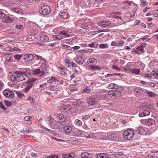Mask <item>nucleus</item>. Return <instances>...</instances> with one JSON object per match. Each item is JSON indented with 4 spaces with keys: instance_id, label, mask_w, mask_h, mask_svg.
Wrapping results in <instances>:
<instances>
[{
    "instance_id": "obj_1",
    "label": "nucleus",
    "mask_w": 158,
    "mask_h": 158,
    "mask_svg": "<svg viewBox=\"0 0 158 158\" xmlns=\"http://www.w3.org/2000/svg\"><path fill=\"white\" fill-rule=\"evenodd\" d=\"M10 80L14 82L17 83L25 79V77L22 75V72H16L10 76Z\"/></svg>"
},
{
    "instance_id": "obj_2",
    "label": "nucleus",
    "mask_w": 158,
    "mask_h": 158,
    "mask_svg": "<svg viewBox=\"0 0 158 158\" xmlns=\"http://www.w3.org/2000/svg\"><path fill=\"white\" fill-rule=\"evenodd\" d=\"M100 139L102 140H113L116 141L118 139L117 136L114 134L109 132L108 133H100Z\"/></svg>"
},
{
    "instance_id": "obj_3",
    "label": "nucleus",
    "mask_w": 158,
    "mask_h": 158,
    "mask_svg": "<svg viewBox=\"0 0 158 158\" xmlns=\"http://www.w3.org/2000/svg\"><path fill=\"white\" fill-rule=\"evenodd\" d=\"M135 133L133 129H128L124 132L123 137L127 140H130L133 138Z\"/></svg>"
},
{
    "instance_id": "obj_4",
    "label": "nucleus",
    "mask_w": 158,
    "mask_h": 158,
    "mask_svg": "<svg viewBox=\"0 0 158 158\" xmlns=\"http://www.w3.org/2000/svg\"><path fill=\"white\" fill-rule=\"evenodd\" d=\"M51 11L50 7L47 5L42 6L39 10V13L44 15H48L50 13Z\"/></svg>"
},
{
    "instance_id": "obj_5",
    "label": "nucleus",
    "mask_w": 158,
    "mask_h": 158,
    "mask_svg": "<svg viewBox=\"0 0 158 158\" xmlns=\"http://www.w3.org/2000/svg\"><path fill=\"white\" fill-rule=\"evenodd\" d=\"M146 45V43L142 44L140 45V46L137 47L136 48V49L139 52H138L137 50H135V51H134V52H135L137 53H144L145 51V50H144V48L145 47V46Z\"/></svg>"
},
{
    "instance_id": "obj_6",
    "label": "nucleus",
    "mask_w": 158,
    "mask_h": 158,
    "mask_svg": "<svg viewBox=\"0 0 158 158\" xmlns=\"http://www.w3.org/2000/svg\"><path fill=\"white\" fill-rule=\"evenodd\" d=\"M3 94L5 96L7 97L13 98L14 96L13 92L9 89H6L3 92Z\"/></svg>"
},
{
    "instance_id": "obj_7",
    "label": "nucleus",
    "mask_w": 158,
    "mask_h": 158,
    "mask_svg": "<svg viewBox=\"0 0 158 158\" xmlns=\"http://www.w3.org/2000/svg\"><path fill=\"white\" fill-rule=\"evenodd\" d=\"M133 130L137 133L142 135H145L146 134L145 130L142 127L135 128V129H133Z\"/></svg>"
},
{
    "instance_id": "obj_8",
    "label": "nucleus",
    "mask_w": 158,
    "mask_h": 158,
    "mask_svg": "<svg viewBox=\"0 0 158 158\" xmlns=\"http://www.w3.org/2000/svg\"><path fill=\"white\" fill-rule=\"evenodd\" d=\"M37 79L35 78H32L28 79L26 82L27 84L26 86L31 89L33 85L34 82Z\"/></svg>"
},
{
    "instance_id": "obj_9",
    "label": "nucleus",
    "mask_w": 158,
    "mask_h": 158,
    "mask_svg": "<svg viewBox=\"0 0 158 158\" xmlns=\"http://www.w3.org/2000/svg\"><path fill=\"white\" fill-rule=\"evenodd\" d=\"M110 23L108 21H103L98 23V25L102 27H105L109 26Z\"/></svg>"
},
{
    "instance_id": "obj_10",
    "label": "nucleus",
    "mask_w": 158,
    "mask_h": 158,
    "mask_svg": "<svg viewBox=\"0 0 158 158\" xmlns=\"http://www.w3.org/2000/svg\"><path fill=\"white\" fill-rule=\"evenodd\" d=\"M33 74L34 75H39V76L41 77L44 75L45 73L44 71H41L40 69H36L33 71Z\"/></svg>"
},
{
    "instance_id": "obj_11",
    "label": "nucleus",
    "mask_w": 158,
    "mask_h": 158,
    "mask_svg": "<svg viewBox=\"0 0 158 158\" xmlns=\"http://www.w3.org/2000/svg\"><path fill=\"white\" fill-rule=\"evenodd\" d=\"M88 133L89 132H86L85 131H81L77 130L75 131L74 134V135L77 136H81V135L82 134L85 135H85H87Z\"/></svg>"
},
{
    "instance_id": "obj_12",
    "label": "nucleus",
    "mask_w": 158,
    "mask_h": 158,
    "mask_svg": "<svg viewBox=\"0 0 158 158\" xmlns=\"http://www.w3.org/2000/svg\"><path fill=\"white\" fill-rule=\"evenodd\" d=\"M34 57L31 54H27L24 56V60L25 61H29L33 60Z\"/></svg>"
},
{
    "instance_id": "obj_13",
    "label": "nucleus",
    "mask_w": 158,
    "mask_h": 158,
    "mask_svg": "<svg viewBox=\"0 0 158 158\" xmlns=\"http://www.w3.org/2000/svg\"><path fill=\"white\" fill-rule=\"evenodd\" d=\"M96 96L97 98L100 100L105 99L108 97V95L105 94H96Z\"/></svg>"
},
{
    "instance_id": "obj_14",
    "label": "nucleus",
    "mask_w": 158,
    "mask_h": 158,
    "mask_svg": "<svg viewBox=\"0 0 158 158\" xmlns=\"http://www.w3.org/2000/svg\"><path fill=\"white\" fill-rule=\"evenodd\" d=\"M109 89H114L115 90H118V86L115 84L111 83L109 84L107 86Z\"/></svg>"
},
{
    "instance_id": "obj_15",
    "label": "nucleus",
    "mask_w": 158,
    "mask_h": 158,
    "mask_svg": "<svg viewBox=\"0 0 158 158\" xmlns=\"http://www.w3.org/2000/svg\"><path fill=\"white\" fill-rule=\"evenodd\" d=\"M40 40L43 42H47L49 40V37L48 36L45 35H41L40 37Z\"/></svg>"
},
{
    "instance_id": "obj_16",
    "label": "nucleus",
    "mask_w": 158,
    "mask_h": 158,
    "mask_svg": "<svg viewBox=\"0 0 158 158\" xmlns=\"http://www.w3.org/2000/svg\"><path fill=\"white\" fill-rule=\"evenodd\" d=\"M97 102V99L94 98H90L87 100V103L90 105L95 104Z\"/></svg>"
},
{
    "instance_id": "obj_17",
    "label": "nucleus",
    "mask_w": 158,
    "mask_h": 158,
    "mask_svg": "<svg viewBox=\"0 0 158 158\" xmlns=\"http://www.w3.org/2000/svg\"><path fill=\"white\" fill-rule=\"evenodd\" d=\"M92 156V154L87 152H83L81 154V156L83 158H91Z\"/></svg>"
},
{
    "instance_id": "obj_18",
    "label": "nucleus",
    "mask_w": 158,
    "mask_h": 158,
    "mask_svg": "<svg viewBox=\"0 0 158 158\" xmlns=\"http://www.w3.org/2000/svg\"><path fill=\"white\" fill-rule=\"evenodd\" d=\"M71 106L69 105H65L61 107V110L62 112H66L71 109Z\"/></svg>"
},
{
    "instance_id": "obj_19",
    "label": "nucleus",
    "mask_w": 158,
    "mask_h": 158,
    "mask_svg": "<svg viewBox=\"0 0 158 158\" xmlns=\"http://www.w3.org/2000/svg\"><path fill=\"white\" fill-rule=\"evenodd\" d=\"M150 112L149 111L144 110L142 111L139 114V116L140 117L145 116L149 115Z\"/></svg>"
},
{
    "instance_id": "obj_20",
    "label": "nucleus",
    "mask_w": 158,
    "mask_h": 158,
    "mask_svg": "<svg viewBox=\"0 0 158 158\" xmlns=\"http://www.w3.org/2000/svg\"><path fill=\"white\" fill-rule=\"evenodd\" d=\"M12 18L9 16L5 17L2 19L3 22L5 23H9L12 22Z\"/></svg>"
},
{
    "instance_id": "obj_21",
    "label": "nucleus",
    "mask_w": 158,
    "mask_h": 158,
    "mask_svg": "<svg viewBox=\"0 0 158 158\" xmlns=\"http://www.w3.org/2000/svg\"><path fill=\"white\" fill-rule=\"evenodd\" d=\"M143 92V89L141 88L136 87L135 89V93L137 95H139Z\"/></svg>"
},
{
    "instance_id": "obj_22",
    "label": "nucleus",
    "mask_w": 158,
    "mask_h": 158,
    "mask_svg": "<svg viewBox=\"0 0 158 158\" xmlns=\"http://www.w3.org/2000/svg\"><path fill=\"white\" fill-rule=\"evenodd\" d=\"M76 62L79 64H81L84 61V59L82 57H79L75 58L74 59Z\"/></svg>"
},
{
    "instance_id": "obj_23",
    "label": "nucleus",
    "mask_w": 158,
    "mask_h": 158,
    "mask_svg": "<svg viewBox=\"0 0 158 158\" xmlns=\"http://www.w3.org/2000/svg\"><path fill=\"white\" fill-rule=\"evenodd\" d=\"M52 38L54 40H58L62 39L63 37L60 35H54L52 36Z\"/></svg>"
},
{
    "instance_id": "obj_24",
    "label": "nucleus",
    "mask_w": 158,
    "mask_h": 158,
    "mask_svg": "<svg viewBox=\"0 0 158 158\" xmlns=\"http://www.w3.org/2000/svg\"><path fill=\"white\" fill-rule=\"evenodd\" d=\"M98 158H108L109 156L106 153H99L97 156Z\"/></svg>"
},
{
    "instance_id": "obj_25",
    "label": "nucleus",
    "mask_w": 158,
    "mask_h": 158,
    "mask_svg": "<svg viewBox=\"0 0 158 158\" xmlns=\"http://www.w3.org/2000/svg\"><path fill=\"white\" fill-rule=\"evenodd\" d=\"M46 89L56 92H57L59 90V89L58 88L55 87L53 85L49 86V87H47V89L46 88Z\"/></svg>"
},
{
    "instance_id": "obj_26",
    "label": "nucleus",
    "mask_w": 158,
    "mask_h": 158,
    "mask_svg": "<svg viewBox=\"0 0 158 158\" xmlns=\"http://www.w3.org/2000/svg\"><path fill=\"white\" fill-rule=\"evenodd\" d=\"M130 72L136 75L139 74L140 72V70L138 69H130Z\"/></svg>"
},
{
    "instance_id": "obj_27",
    "label": "nucleus",
    "mask_w": 158,
    "mask_h": 158,
    "mask_svg": "<svg viewBox=\"0 0 158 158\" xmlns=\"http://www.w3.org/2000/svg\"><path fill=\"white\" fill-rule=\"evenodd\" d=\"M87 62H89L90 63L93 64L92 65H94L97 63V60L94 58H90L88 60Z\"/></svg>"
},
{
    "instance_id": "obj_28",
    "label": "nucleus",
    "mask_w": 158,
    "mask_h": 158,
    "mask_svg": "<svg viewBox=\"0 0 158 158\" xmlns=\"http://www.w3.org/2000/svg\"><path fill=\"white\" fill-rule=\"evenodd\" d=\"M12 10L18 14H21L22 13V10L18 8H13L12 9Z\"/></svg>"
},
{
    "instance_id": "obj_29",
    "label": "nucleus",
    "mask_w": 158,
    "mask_h": 158,
    "mask_svg": "<svg viewBox=\"0 0 158 158\" xmlns=\"http://www.w3.org/2000/svg\"><path fill=\"white\" fill-rule=\"evenodd\" d=\"M60 16L63 19H66L68 17V15L67 13L64 12H61L59 14Z\"/></svg>"
},
{
    "instance_id": "obj_30",
    "label": "nucleus",
    "mask_w": 158,
    "mask_h": 158,
    "mask_svg": "<svg viewBox=\"0 0 158 158\" xmlns=\"http://www.w3.org/2000/svg\"><path fill=\"white\" fill-rule=\"evenodd\" d=\"M64 129L65 132L68 133H69L72 130V127H71L69 126H65L64 127Z\"/></svg>"
},
{
    "instance_id": "obj_31",
    "label": "nucleus",
    "mask_w": 158,
    "mask_h": 158,
    "mask_svg": "<svg viewBox=\"0 0 158 158\" xmlns=\"http://www.w3.org/2000/svg\"><path fill=\"white\" fill-rule=\"evenodd\" d=\"M121 95V93L119 91L114 90V94L113 98H118L120 97Z\"/></svg>"
},
{
    "instance_id": "obj_32",
    "label": "nucleus",
    "mask_w": 158,
    "mask_h": 158,
    "mask_svg": "<svg viewBox=\"0 0 158 158\" xmlns=\"http://www.w3.org/2000/svg\"><path fill=\"white\" fill-rule=\"evenodd\" d=\"M147 123L148 125H151L154 124L155 121L153 119H149L147 120Z\"/></svg>"
},
{
    "instance_id": "obj_33",
    "label": "nucleus",
    "mask_w": 158,
    "mask_h": 158,
    "mask_svg": "<svg viewBox=\"0 0 158 158\" xmlns=\"http://www.w3.org/2000/svg\"><path fill=\"white\" fill-rule=\"evenodd\" d=\"M89 69L92 70H100L101 69L98 66H95L94 65H90L89 67Z\"/></svg>"
},
{
    "instance_id": "obj_34",
    "label": "nucleus",
    "mask_w": 158,
    "mask_h": 158,
    "mask_svg": "<svg viewBox=\"0 0 158 158\" xmlns=\"http://www.w3.org/2000/svg\"><path fill=\"white\" fill-rule=\"evenodd\" d=\"M45 119L46 121H50L52 123H53L54 121L53 118L51 116L49 115L45 117Z\"/></svg>"
},
{
    "instance_id": "obj_35",
    "label": "nucleus",
    "mask_w": 158,
    "mask_h": 158,
    "mask_svg": "<svg viewBox=\"0 0 158 158\" xmlns=\"http://www.w3.org/2000/svg\"><path fill=\"white\" fill-rule=\"evenodd\" d=\"M75 124L77 126H81L82 124V122L78 119H76L74 121Z\"/></svg>"
},
{
    "instance_id": "obj_36",
    "label": "nucleus",
    "mask_w": 158,
    "mask_h": 158,
    "mask_svg": "<svg viewBox=\"0 0 158 158\" xmlns=\"http://www.w3.org/2000/svg\"><path fill=\"white\" fill-rule=\"evenodd\" d=\"M64 61L65 63V65L67 67H69L71 65L72 62H70L69 59L67 58L65 59Z\"/></svg>"
},
{
    "instance_id": "obj_37",
    "label": "nucleus",
    "mask_w": 158,
    "mask_h": 158,
    "mask_svg": "<svg viewBox=\"0 0 158 158\" xmlns=\"http://www.w3.org/2000/svg\"><path fill=\"white\" fill-rule=\"evenodd\" d=\"M56 117L59 119L62 120L64 118V116L63 114L60 113L57 114L56 115Z\"/></svg>"
},
{
    "instance_id": "obj_38",
    "label": "nucleus",
    "mask_w": 158,
    "mask_h": 158,
    "mask_svg": "<svg viewBox=\"0 0 158 158\" xmlns=\"http://www.w3.org/2000/svg\"><path fill=\"white\" fill-rule=\"evenodd\" d=\"M147 93L148 95L151 97L155 96L156 94L155 93L152 91H149Z\"/></svg>"
},
{
    "instance_id": "obj_39",
    "label": "nucleus",
    "mask_w": 158,
    "mask_h": 158,
    "mask_svg": "<svg viewBox=\"0 0 158 158\" xmlns=\"http://www.w3.org/2000/svg\"><path fill=\"white\" fill-rule=\"evenodd\" d=\"M47 84L46 83H45L40 85L39 86L40 88H43V90H44L47 87Z\"/></svg>"
},
{
    "instance_id": "obj_40",
    "label": "nucleus",
    "mask_w": 158,
    "mask_h": 158,
    "mask_svg": "<svg viewBox=\"0 0 158 158\" xmlns=\"http://www.w3.org/2000/svg\"><path fill=\"white\" fill-rule=\"evenodd\" d=\"M152 77V74L149 71H147L144 76L145 77Z\"/></svg>"
},
{
    "instance_id": "obj_41",
    "label": "nucleus",
    "mask_w": 158,
    "mask_h": 158,
    "mask_svg": "<svg viewBox=\"0 0 158 158\" xmlns=\"http://www.w3.org/2000/svg\"><path fill=\"white\" fill-rule=\"evenodd\" d=\"M15 28L17 29L20 30L23 29V25L19 24H17L15 26Z\"/></svg>"
},
{
    "instance_id": "obj_42",
    "label": "nucleus",
    "mask_w": 158,
    "mask_h": 158,
    "mask_svg": "<svg viewBox=\"0 0 158 158\" xmlns=\"http://www.w3.org/2000/svg\"><path fill=\"white\" fill-rule=\"evenodd\" d=\"M4 101L5 104L6 106H9L11 104V102L9 100H6Z\"/></svg>"
},
{
    "instance_id": "obj_43",
    "label": "nucleus",
    "mask_w": 158,
    "mask_h": 158,
    "mask_svg": "<svg viewBox=\"0 0 158 158\" xmlns=\"http://www.w3.org/2000/svg\"><path fill=\"white\" fill-rule=\"evenodd\" d=\"M151 74L154 77H158V73H156L155 71H152L151 73Z\"/></svg>"
},
{
    "instance_id": "obj_44",
    "label": "nucleus",
    "mask_w": 158,
    "mask_h": 158,
    "mask_svg": "<svg viewBox=\"0 0 158 158\" xmlns=\"http://www.w3.org/2000/svg\"><path fill=\"white\" fill-rule=\"evenodd\" d=\"M22 56V55H19L17 54L16 55H15L14 56V57L15 59L17 60H20L21 59V58Z\"/></svg>"
},
{
    "instance_id": "obj_45",
    "label": "nucleus",
    "mask_w": 158,
    "mask_h": 158,
    "mask_svg": "<svg viewBox=\"0 0 158 158\" xmlns=\"http://www.w3.org/2000/svg\"><path fill=\"white\" fill-rule=\"evenodd\" d=\"M99 47L101 48H106L108 47V45L106 44H101Z\"/></svg>"
},
{
    "instance_id": "obj_46",
    "label": "nucleus",
    "mask_w": 158,
    "mask_h": 158,
    "mask_svg": "<svg viewBox=\"0 0 158 158\" xmlns=\"http://www.w3.org/2000/svg\"><path fill=\"white\" fill-rule=\"evenodd\" d=\"M114 90L110 91L109 92V94L111 97L114 98Z\"/></svg>"
},
{
    "instance_id": "obj_47",
    "label": "nucleus",
    "mask_w": 158,
    "mask_h": 158,
    "mask_svg": "<svg viewBox=\"0 0 158 158\" xmlns=\"http://www.w3.org/2000/svg\"><path fill=\"white\" fill-rule=\"evenodd\" d=\"M12 56H10V55H9L7 56L6 58V60L7 61H12V59H11V58H12Z\"/></svg>"
},
{
    "instance_id": "obj_48",
    "label": "nucleus",
    "mask_w": 158,
    "mask_h": 158,
    "mask_svg": "<svg viewBox=\"0 0 158 158\" xmlns=\"http://www.w3.org/2000/svg\"><path fill=\"white\" fill-rule=\"evenodd\" d=\"M68 158H73L75 156V154L74 153H68Z\"/></svg>"
},
{
    "instance_id": "obj_49",
    "label": "nucleus",
    "mask_w": 158,
    "mask_h": 158,
    "mask_svg": "<svg viewBox=\"0 0 158 158\" xmlns=\"http://www.w3.org/2000/svg\"><path fill=\"white\" fill-rule=\"evenodd\" d=\"M141 4L142 6H144L148 5V4L147 2L144 1L143 0H141Z\"/></svg>"
},
{
    "instance_id": "obj_50",
    "label": "nucleus",
    "mask_w": 158,
    "mask_h": 158,
    "mask_svg": "<svg viewBox=\"0 0 158 158\" xmlns=\"http://www.w3.org/2000/svg\"><path fill=\"white\" fill-rule=\"evenodd\" d=\"M58 155L54 154L51 156H48L47 158H58Z\"/></svg>"
},
{
    "instance_id": "obj_51",
    "label": "nucleus",
    "mask_w": 158,
    "mask_h": 158,
    "mask_svg": "<svg viewBox=\"0 0 158 158\" xmlns=\"http://www.w3.org/2000/svg\"><path fill=\"white\" fill-rule=\"evenodd\" d=\"M28 101H29L31 104H33L34 102V100L33 98L31 97H29L27 99Z\"/></svg>"
},
{
    "instance_id": "obj_52",
    "label": "nucleus",
    "mask_w": 158,
    "mask_h": 158,
    "mask_svg": "<svg viewBox=\"0 0 158 158\" xmlns=\"http://www.w3.org/2000/svg\"><path fill=\"white\" fill-rule=\"evenodd\" d=\"M52 138L58 141V142H65V141L64 140H63V139H57L56 138H55L54 137H53V136H52Z\"/></svg>"
},
{
    "instance_id": "obj_53",
    "label": "nucleus",
    "mask_w": 158,
    "mask_h": 158,
    "mask_svg": "<svg viewBox=\"0 0 158 158\" xmlns=\"http://www.w3.org/2000/svg\"><path fill=\"white\" fill-rule=\"evenodd\" d=\"M60 35L62 36V35H64V36H65L66 37H69V36H68V35L66 34V33L64 31H60Z\"/></svg>"
},
{
    "instance_id": "obj_54",
    "label": "nucleus",
    "mask_w": 158,
    "mask_h": 158,
    "mask_svg": "<svg viewBox=\"0 0 158 158\" xmlns=\"http://www.w3.org/2000/svg\"><path fill=\"white\" fill-rule=\"evenodd\" d=\"M30 89L27 87V86H26L24 89H23V91L25 93H27L28 92V91Z\"/></svg>"
},
{
    "instance_id": "obj_55",
    "label": "nucleus",
    "mask_w": 158,
    "mask_h": 158,
    "mask_svg": "<svg viewBox=\"0 0 158 158\" xmlns=\"http://www.w3.org/2000/svg\"><path fill=\"white\" fill-rule=\"evenodd\" d=\"M85 137L87 138H91V137H92V136H91V133L90 132H89L87 135H85Z\"/></svg>"
},
{
    "instance_id": "obj_56",
    "label": "nucleus",
    "mask_w": 158,
    "mask_h": 158,
    "mask_svg": "<svg viewBox=\"0 0 158 158\" xmlns=\"http://www.w3.org/2000/svg\"><path fill=\"white\" fill-rule=\"evenodd\" d=\"M147 103L146 102H145L143 103L142 104L141 106L140 107V109H141L142 107L143 108L144 107H146L147 106Z\"/></svg>"
},
{
    "instance_id": "obj_57",
    "label": "nucleus",
    "mask_w": 158,
    "mask_h": 158,
    "mask_svg": "<svg viewBox=\"0 0 158 158\" xmlns=\"http://www.w3.org/2000/svg\"><path fill=\"white\" fill-rule=\"evenodd\" d=\"M0 107L3 110H6V108L3 105L2 103H0Z\"/></svg>"
},
{
    "instance_id": "obj_58",
    "label": "nucleus",
    "mask_w": 158,
    "mask_h": 158,
    "mask_svg": "<svg viewBox=\"0 0 158 158\" xmlns=\"http://www.w3.org/2000/svg\"><path fill=\"white\" fill-rule=\"evenodd\" d=\"M97 133H91V136H92V137H91L92 138L94 139V138L97 137Z\"/></svg>"
},
{
    "instance_id": "obj_59",
    "label": "nucleus",
    "mask_w": 158,
    "mask_h": 158,
    "mask_svg": "<svg viewBox=\"0 0 158 158\" xmlns=\"http://www.w3.org/2000/svg\"><path fill=\"white\" fill-rule=\"evenodd\" d=\"M31 118V117L30 116H26V117H25L24 118V120L26 121H30V120H30V118Z\"/></svg>"
},
{
    "instance_id": "obj_60",
    "label": "nucleus",
    "mask_w": 158,
    "mask_h": 158,
    "mask_svg": "<svg viewBox=\"0 0 158 158\" xmlns=\"http://www.w3.org/2000/svg\"><path fill=\"white\" fill-rule=\"evenodd\" d=\"M124 44V41L123 40H121L118 42V46H122Z\"/></svg>"
},
{
    "instance_id": "obj_61",
    "label": "nucleus",
    "mask_w": 158,
    "mask_h": 158,
    "mask_svg": "<svg viewBox=\"0 0 158 158\" xmlns=\"http://www.w3.org/2000/svg\"><path fill=\"white\" fill-rule=\"evenodd\" d=\"M68 153L63 154L62 155V156L64 158H68Z\"/></svg>"
},
{
    "instance_id": "obj_62",
    "label": "nucleus",
    "mask_w": 158,
    "mask_h": 158,
    "mask_svg": "<svg viewBox=\"0 0 158 158\" xmlns=\"http://www.w3.org/2000/svg\"><path fill=\"white\" fill-rule=\"evenodd\" d=\"M112 68L113 69H115L116 70H120L119 68L118 67V66H116L115 65H113L112 66Z\"/></svg>"
},
{
    "instance_id": "obj_63",
    "label": "nucleus",
    "mask_w": 158,
    "mask_h": 158,
    "mask_svg": "<svg viewBox=\"0 0 158 158\" xmlns=\"http://www.w3.org/2000/svg\"><path fill=\"white\" fill-rule=\"evenodd\" d=\"M5 14L1 11H0V18L4 17L5 16Z\"/></svg>"
},
{
    "instance_id": "obj_64",
    "label": "nucleus",
    "mask_w": 158,
    "mask_h": 158,
    "mask_svg": "<svg viewBox=\"0 0 158 158\" xmlns=\"http://www.w3.org/2000/svg\"><path fill=\"white\" fill-rule=\"evenodd\" d=\"M148 35L145 36L139 39L140 40H145L148 38Z\"/></svg>"
}]
</instances>
